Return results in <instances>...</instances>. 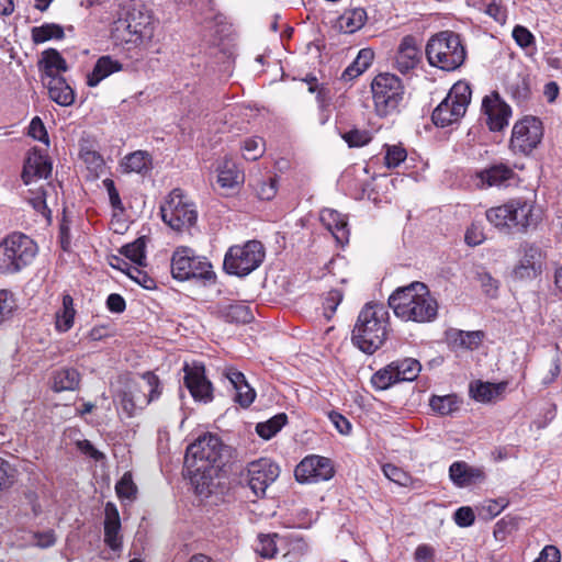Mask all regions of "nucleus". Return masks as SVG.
<instances>
[{
	"mask_svg": "<svg viewBox=\"0 0 562 562\" xmlns=\"http://www.w3.org/2000/svg\"><path fill=\"white\" fill-rule=\"evenodd\" d=\"M389 305L396 317L404 322L429 323L438 314V303L426 284L412 282L398 288L389 297Z\"/></svg>",
	"mask_w": 562,
	"mask_h": 562,
	"instance_id": "nucleus-1",
	"label": "nucleus"
},
{
	"mask_svg": "<svg viewBox=\"0 0 562 562\" xmlns=\"http://www.w3.org/2000/svg\"><path fill=\"white\" fill-rule=\"evenodd\" d=\"M50 173L52 162L48 156L37 148L29 150L23 165L22 181L30 187V204L47 220H50L52 214L48 200L55 191L54 187L46 181Z\"/></svg>",
	"mask_w": 562,
	"mask_h": 562,
	"instance_id": "nucleus-2",
	"label": "nucleus"
},
{
	"mask_svg": "<svg viewBox=\"0 0 562 562\" xmlns=\"http://www.w3.org/2000/svg\"><path fill=\"white\" fill-rule=\"evenodd\" d=\"M387 311L381 304H367L352 330L353 342L366 353H373L386 338Z\"/></svg>",
	"mask_w": 562,
	"mask_h": 562,
	"instance_id": "nucleus-3",
	"label": "nucleus"
},
{
	"mask_svg": "<svg viewBox=\"0 0 562 562\" xmlns=\"http://www.w3.org/2000/svg\"><path fill=\"white\" fill-rule=\"evenodd\" d=\"M222 450L221 439L211 434L199 437L187 448L184 462L194 483L199 485V475L202 479L212 477V474L220 468Z\"/></svg>",
	"mask_w": 562,
	"mask_h": 562,
	"instance_id": "nucleus-4",
	"label": "nucleus"
},
{
	"mask_svg": "<svg viewBox=\"0 0 562 562\" xmlns=\"http://www.w3.org/2000/svg\"><path fill=\"white\" fill-rule=\"evenodd\" d=\"M428 63L445 71L458 69L465 60L467 52L460 36L442 31L431 36L426 45Z\"/></svg>",
	"mask_w": 562,
	"mask_h": 562,
	"instance_id": "nucleus-5",
	"label": "nucleus"
},
{
	"mask_svg": "<svg viewBox=\"0 0 562 562\" xmlns=\"http://www.w3.org/2000/svg\"><path fill=\"white\" fill-rule=\"evenodd\" d=\"M37 246L29 236L20 233L9 235L0 243V274L21 271L35 258Z\"/></svg>",
	"mask_w": 562,
	"mask_h": 562,
	"instance_id": "nucleus-6",
	"label": "nucleus"
},
{
	"mask_svg": "<svg viewBox=\"0 0 562 562\" xmlns=\"http://www.w3.org/2000/svg\"><path fill=\"white\" fill-rule=\"evenodd\" d=\"M160 214L162 222L177 232L192 227L198 221L195 203L179 188L170 191L164 199Z\"/></svg>",
	"mask_w": 562,
	"mask_h": 562,
	"instance_id": "nucleus-7",
	"label": "nucleus"
},
{
	"mask_svg": "<svg viewBox=\"0 0 562 562\" xmlns=\"http://www.w3.org/2000/svg\"><path fill=\"white\" fill-rule=\"evenodd\" d=\"M160 395V383L157 375L146 372L132 380L119 395L120 406L127 417L144 409Z\"/></svg>",
	"mask_w": 562,
	"mask_h": 562,
	"instance_id": "nucleus-8",
	"label": "nucleus"
},
{
	"mask_svg": "<svg viewBox=\"0 0 562 562\" xmlns=\"http://www.w3.org/2000/svg\"><path fill=\"white\" fill-rule=\"evenodd\" d=\"M471 87L465 81L456 82L447 97L432 111L431 120L436 126L446 127L458 123L465 114L471 102Z\"/></svg>",
	"mask_w": 562,
	"mask_h": 562,
	"instance_id": "nucleus-9",
	"label": "nucleus"
},
{
	"mask_svg": "<svg viewBox=\"0 0 562 562\" xmlns=\"http://www.w3.org/2000/svg\"><path fill=\"white\" fill-rule=\"evenodd\" d=\"M374 108L380 116L395 112L403 100L404 87L401 79L390 72H381L371 83Z\"/></svg>",
	"mask_w": 562,
	"mask_h": 562,
	"instance_id": "nucleus-10",
	"label": "nucleus"
},
{
	"mask_svg": "<svg viewBox=\"0 0 562 562\" xmlns=\"http://www.w3.org/2000/svg\"><path fill=\"white\" fill-rule=\"evenodd\" d=\"M265 258V248L258 240L229 247L224 258V269L229 274L244 277L256 270Z\"/></svg>",
	"mask_w": 562,
	"mask_h": 562,
	"instance_id": "nucleus-11",
	"label": "nucleus"
},
{
	"mask_svg": "<svg viewBox=\"0 0 562 562\" xmlns=\"http://www.w3.org/2000/svg\"><path fill=\"white\" fill-rule=\"evenodd\" d=\"M171 274L175 279L186 281L190 279L210 280L214 277L211 262L196 256L189 247H178L171 258Z\"/></svg>",
	"mask_w": 562,
	"mask_h": 562,
	"instance_id": "nucleus-12",
	"label": "nucleus"
},
{
	"mask_svg": "<svg viewBox=\"0 0 562 562\" xmlns=\"http://www.w3.org/2000/svg\"><path fill=\"white\" fill-rule=\"evenodd\" d=\"M542 137V122L535 116H525L514 124L509 146L514 153L528 155L537 148Z\"/></svg>",
	"mask_w": 562,
	"mask_h": 562,
	"instance_id": "nucleus-13",
	"label": "nucleus"
},
{
	"mask_svg": "<svg viewBox=\"0 0 562 562\" xmlns=\"http://www.w3.org/2000/svg\"><path fill=\"white\" fill-rule=\"evenodd\" d=\"M280 468L269 458H260L247 465L246 481L252 493L261 497L267 488L278 479Z\"/></svg>",
	"mask_w": 562,
	"mask_h": 562,
	"instance_id": "nucleus-14",
	"label": "nucleus"
},
{
	"mask_svg": "<svg viewBox=\"0 0 562 562\" xmlns=\"http://www.w3.org/2000/svg\"><path fill=\"white\" fill-rule=\"evenodd\" d=\"M157 21L149 11L133 10L127 18L126 30L130 34L127 42L144 48L154 44Z\"/></svg>",
	"mask_w": 562,
	"mask_h": 562,
	"instance_id": "nucleus-15",
	"label": "nucleus"
},
{
	"mask_svg": "<svg viewBox=\"0 0 562 562\" xmlns=\"http://www.w3.org/2000/svg\"><path fill=\"white\" fill-rule=\"evenodd\" d=\"M546 266V254L533 244L521 247V257L512 271V276L518 281H530L538 278Z\"/></svg>",
	"mask_w": 562,
	"mask_h": 562,
	"instance_id": "nucleus-16",
	"label": "nucleus"
},
{
	"mask_svg": "<svg viewBox=\"0 0 562 562\" xmlns=\"http://www.w3.org/2000/svg\"><path fill=\"white\" fill-rule=\"evenodd\" d=\"M472 181L477 189L506 188L519 181L517 173L508 165L498 162L475 171Z\"/></svg>",
	"mask_w": 562,
	"mask_h": 562,
	"instance_id": "nucleus-17",
	"label": "nucleus"
},
{
	"mask_svg": "<svg viewBox=\"0 0 562 562\" xmlns=\"http://www.w3.org/2000/svg\"><path fill=\"white\" fill-rule=\"evenodd\" d=\"M295 477L301 483L327 481L334 475V468L328 458L308 456L295 468Z\"/></svg>",
	"mask_w": 562,
	"mask_h": 562,
	"instance_id": "nucleus-18",
	"label": "nucleus"
},
{
	"mask_svg": "<svg viewBox=\"0 0 562 562\" xmlns=\"http://www.w3.org/2000/svg\"><path fill=\"white\" fill-rule=\"evenodd\" d=\"M482 113L488 128L492 132H499L508 125L512 109L498 93L493 92L483 98Z\"/></svg>",
	"mask_w": 562,
	"mask_h": 562,
	"instance_id": "nucleus-19",
	"label": "nucleus"
},
{
	"mask_svg": "<svg viewBox=\"0 0 562 562\" xmlns=\"http://www.w3.org/2000/svg\"><path fill=\"white\" fill-rule=\"evenodd\" d=\"M184 384L190 391L195 401L207 403L213 398L212 385L205 378L204 367L202 364L193 363L192 366L186 364L184 368Z\"/></svg>",
	"mask_w": 562,
	"mask_h": 562,
	"instance_id": "nucleus-20",
	"label": "nucleus"
},
{
	"mask_svg": "<svg viewBox=\"0 0 562 562\" xmlns=\"http://www.w3.org/2000/svg\"><path fill=\"white\" fill-rule=\"evenodd\" d=\"M420 59L422 53L416 38L412 35L404 36L394 56V68L405 75L416 68Z\"/></svg>",
	"mask_w": 562,
	"mask_h": 562,
	"instance_id": "nucleus-21",
	"label": "nucleus"
},
{
	"mask_svg": "<svg viewBox=\"0 0 562 562\" xmlns=\"http://www.w3.org/2000/svg\"><path fill=\"white\" fill-rule=\"evenodd\" d=\"M449 477L457 487L462 488L482 483L486 474L482 467H473L464 461H456L449 467Z\"/></svg>",
	"mask_w": 562,
	"mask_h": 562,
	"instance_id": "nucleus-22",
	"label": "nucleus"
},
{
	"mask_svg": "<svg viewBox=\"0 0 562 562\" xmlns=\"http://www.w3.org/2000/svg\"><path fill=\"white\" fill-rule=\"evenodd\" d=\"M509 207L513 229H527L539 222L540 217L533 204L524 199L509 200Z\"/></svg>",
	"mask_w": 562,
	"mask_h": 562,
	"instance_id": "nucleus-23",
	"label": "nucleus"
},
{
	"mask_svg": "<svg viewBox=\"0 0 562 562\" xmlns=\"http://www.w3.org/2000/svg\"><path fill=\"white\" fill-rule=\"evenodd\" d=\"M121 519L117 507L106 503L104 507V542L114 551L122 547Z\"/></svg>",
	"mask_w": 562,
	"mask_h": 562,
	"instance_id": "nucleus-24",
	"label": "nucleus"
},
{
	"mask_svg": "<svg viewBox=\"0 0 562 562\" xmlns=\"http://www.w3.org/2000/svg\"><path fill=\"white\" fill-rule=\"evenodd\" d=\"M319 218L339 245L348 243L349 229L347 220L342 214L333 209H324L321 211Z\"/></svg>",
	"mask_w": 562,
	"mask_h": 562,
	"instance_id": "nucleus-25",
	"label": "nucleus"
},
{
	"mask_svg": "<svg viewBox=\"0 0 562 562\" xmlns=\"http://www.w3.org/2000/svg\"><path fill=\"white\" fill-rule=\"evenodd\" d=\"M225 376L235 390V401L240 406L248 407L254 402L256 393L247 383L245 375L241 372L229 368L226 370Z\"/></svg>",
	"mask_w": 562,
	"mask_h": 562,
	"instance_id": "nucleus-26",
	"label": "nucleus"
},
{
	"mask_svg": "<svg viewBox=\"0 0 562 562\" xmlns=\"http://www.w3.org/2000/svg\"><path fill=\"white\" fill-rule=\"evenodd\" d=\"M447 341L453 350L477 349L483 340V333L480 330L464 331L450 329L447 331Z\"/></svg>",
	"mask_w": 562,
	"mask_h": 562,
	"instance_id": "nucleus-27",
	"label": "nucleus"
},
{
	"mask_svg": "<svg viewBox=\"0 0 562 562\" xmlns=\"http://www.w3.org/2000/svg\"><path fill=\"white\" fill-rule=\"evenodd\" d=\"M49 98L61 106H69L75 102V92L64 77H52L45 82Z\"/></svg>",
	"mask_w": 562,
	"mask_h": 562,
	"instance_id": "nucleus-28",
	"label": "nucleus"
},
{
	"mask_svg": "<svg viewBox=\"0 0 562 562\" xmlns=\"http://www.w3.org/2000/svg\"><path fill=\"white\" fill-rule=\"evenodd\" d=\"M123 68L122 64L113 59L111 56H101L92 71L87 77V85L89 87H97L103 79L108 78L114 72L121 71Z\"/></svg>",
	"mask_w": 562,
	"mask_h": 562,
	"instance_id": "nucleus-29",
	"label": "nucleus"
},
{
	"mask_svg": "<svg viewBox=\"0 0 562 562\" xmlns=\"http://www.w3.org/2000/svg\"><path fill=\"white\" fill-rule=\"evenodd\" d=\"M507 387V382L491 383L476 381L470 384L471 396L481 403H490L499 398Z\"/></svg>",
	"mask_w": 562,
	"mask_h": 562,
	"instance_id": "nucleus-30",
	"label": "nucleus"
},
{
	"mask_svg": "<svg viewBox=\"0 0 562 562\" xmlns=\"http://www.w3.org/2000/svg\"><path fill=\"white\" fill-rule=\"evenodd\" d=\"M244 175L235 161L225 157L217 166V182L222 188L233 189L243 183Z\"/></svg>",
	"mask_w": 562,
	"mask_h": 562,
	"instance_id": "nucleus-31",
	"label": "nucleus"
},
{
	"mask_svg": "<svg viewBox=\"0 0 562 562\" xmlns=\"http://www.w3.org/2000/svg\"><path fill=\"white\" fill-rule=\"evenodd\" d=\"M151 156L145 150H136L126 155L120 167L125 173L136 172L146 173L151 169Z\"/></svg>",
	"mask_w": 562,
	"mask_h": 562,
	"instance_id": "nucleus-32",
	"label": "nucleus"
},
{
	"mask_svg": "<svg viewBox=\"0 0 562 562\" xmlns=\"http://www.w3.org/2000/svg\"><path fill=\"white\" fill-rule=\"evenodd\" d=\"M40 65L43 66L46 79L60 77V72L67 70V63L63 56L54 48L46 49L42 54Z\"/></svg>",
	"mask_w": 562,
	"mask_h": 562,
	"instance_id": "nucleus-33",
	"label": "nucleus"
},
{
	"mask_svg": "<svg viewBox=\"0 0 562 562\" xmlns=\"http://www.w3.org/2000/svg\"><path fill=\"white\" fill-rule=\"evenodd\" d=\"M367 21V12L362 8L346 10L338 19V27L345 33H355L360 30Z\"/></svg>",
	"mask_w": 562,
	"mask_h": 562,
	"instance_id": "nucleus-34",
	"label": "nucleus"
},
{
	"mask_svg": "<svg viewBox=\"0 0 562 562\" xmlns=\"http://www.w3.org/2000/svg\"><path fill=\"white\" fill-rule=\"evenodd\" d=\"M76 311L74 308V300L70 295L63 296V306L55 315V328L59 333L68 331L75 321Z\"/></svg>",
	"mask_w": 562,
	"mask_h": 562,
	"instance_id": "nucleus-35",
	"label": "nucleus"
},
{
	"mask_svg": "<svg viewBox=\"0 0 562 562\" xmlns=\"http://www.w3.org/2000/svg\"><path fill=\"white\" fill-rule=\"evenodd\" d=\"M220 313L229 323L246 324L254 318L250 308L244 303L223 304L220 306Z\"/></svg>",
	"mask_w": 562,
	"mask_h": 562,
	"instance_id": "nucleus-36",
	"label": "nucleus"
},
{
	"mask_svg": "<svg viewBox=\"0 0 562 562\" xmlns=\"http://www.w3.org/2000/svg\"><path fill=\"white\" fill-rule=\"evenodd\" d=\"M391 366L393 367L397 382L413 381L418 376L422 370L419 361L413 358L393 361Z\"/></svg>",
	"mask_w": 562,
	"mask_h": 562,
	"instance_id": "nucleus-37",
	"label": "nucleus"
},
{
	"mask_svg": "<svg viewBox=\"0 0 562 562\" xmlns=\"http://www.w3.org/2000/svg\"><path fill=\"white\" fill-rule=\"evenodd\" d=\"M485 215L486 220L496 228L502 231L513 229L509 201L502 205L488 209Z\"/></svg>",
	"mask_w": 562,
	"mask_h": 562,
	"instance_id": "nucleus-38",
	"label": "nucleus"
},
{
	"mask_svg": "<svg viewBox=\"0 0 562 562\" xmlns=\"http://www.w3.org/2000/svg\"><path fill=\"white\" fill-rule=\"evenodd\" d=\"M373 57L374 53L370 48L361 49L353 63L345 69L342 77L349 79L358 77L370 67Z\"/></svg>",
	"mask_w": 562,
	"mask_h": 562,
	"instance_id": "nucleus-39",
	"label": "nucleus"
},
{
	"mask_svg": "<svg viewBox=\"0 0 562 562\" xmlns=\"http://www.w3.org/2000/svg\"><path fill=\"white\" fill-rule=\"evenodd\" d=\"M32 41L41 44L49 40H61L65 36L64 29L56 23H45L32 29Z\"/></svg>",
	"mask_w": 562,
	"mask_h": 562,
	"instance_id": "nucleus-40",
	"label": "nucleus"
},
{
	"mask_svg": "<svg viewBox=\"0 0 562 562\" xmlns=\"http://www.w3.org/2000/svg\"><path fill=\"white\" fill-rule=\"evenodd\" d=\"M80 381L79 372L72 368L58 370L54 375V389L58 392L75 390Z\"/></svg>",
	"mask_w": 562,
	"mask_h": 562,
	"instance_id": "nucleus-41",
	"label": "nucleus"
},
{
	"mask_svg": "<svg viewBox=\"0 0 562 562\" xmlns=\"http://www.w3.org/2000/svg\"><path fill=\"white\" fill-rule=\"evenodd\" d=\"M459 403L458 396L454 394L445 396L434 395L429 401V405L432 411L440 415L452 414L459 408Z\"/></svg>",
	"mask_w": 562,
	"mask_h": 562,
	"instance_id": "nucleus-42",
	"label": "nucleus"
},
{
	"mask_svg": "<svg viewBox=\"0 0 562 562\" xmlns=\"http://www.w3.org/2000/svg\"><path fill=\"white\" fill-rule=\"evenodd\" d=\"M285 424L286 415L278 414L265 423L257 424L256 431L261 438L268 440L280 431Z\"/></svg>",
	"mask_w": 562,
	"mask_h": 562,
	"instance_id": "nucleus-43",
	"label": "nucleus"
},
{
	"mask_svg": "<svg viewBox=\"0 0 562 562\" xmlns=\"http://www.w3.org/2000/svg\"><path fill=\"white\" fill-rule=\"evenodd\" d=\"M281 539L276 533L259 535L255 550L260 557L265 559H272L278 552V542Z\"/></svg>",
	"mask_w": 562,
	"mask_h": 562,
	"instance_id": "nucleus-44",
	"label": "nucleus"
},
{
	"mask_svg": "<svg viewBox=\"0 0 562 562\" xmlns=\"http://www.w3.org/2000/svg\"><path fill=\"white\" fill-rule=\"evenodd\" d=\"M241 154L246 160L255 161L266 151L265 140L260 137H249L241 143Z\"/></svg>",
	"mask_w": 562,
	"mask_h": 562,
	"instance_id": "nucleus-45",
	"label": "nucleus"
},
{
	"mask_svg": "<svg viewBox=\"0 0 562 562\" xmlns=\"http://www.w3.org/2000/svg\"><path fill=\"white\" fill-rule=\"evenodd\" d=\"M146 241L144 237L137 238L135 241L125 245L122 248V254L128 258L132 262L137 266H145L146 255H145Z\"/></svg>",
	"mask_w": 562,
	"mask_h": 562,
	"instance_id": "nucleus-46",
	"label": "nucleus"
},
{
	"mask_svg": "<svg viewBox=\"0 0 562 562\" xmlns=\"http://www.w3.org/2000/svg\"><path fill=\"white\" fill-rule=\"evenodd\" d=\"M254 191L258 199L262 201L272 200L278 192V178L270 176L267 179H260L254 184Z\"/></svg>",
	"mask_w": 562,
	"mask_h": 562,
	"instance_id": "nucleus-47",
	"label": "nucleus"
},
{
	"mask_svg": "<svg viewBox=\"0 0 562 562\" xmlns=\"http://www.w3.org/2000/svg\"><path fill=\"white\" fill-rule=\"evenodd\" d=\"M371 383L375 390H386L392 386L394 383H397L396 376L394 374L393 367L391 363L383 369L376 371L372 378Z\"/></svg>",
	"mask_w": 562,
	"mask_h": 562,
	"instance_id": "nucleus-48",
	"label": "nucleus"
},
{
	"mask_svg": "<svg viewBox=\"0 0 562 562\" xmlns=\"http://www.w3.org/2000/svg\"><path fill=\"white\" fill-rule=\"evenodd\" d=\"M115 492L119 498L133 501L137 493V487L133 482L132 474L126 472L115 485Z\"/></svg>",
	"mask_w": 562,
	"mask_h": 562,
	"instance_id": "nucleus-49",
	"label": "nucleus"
},
{
	"mask_svg": "<svg viewBox=\"0 0 562 562\" xmlns=\"http://www.w3.org/2000/svg\"><path fill=\"white\" fill-rule=\"evenodd\" d=\"M407 157L406 149L401 145H385L384 164L389 169L398 167Z\"/></svg>",
	"mask_w": 562,
	"mask_h": 562,
	"instance_id": "nucleus-50",
	"label": "nucleus"
},
{
	"mask_svg": "<svg viewBox=\"0 0 562 562\" xmlns=\"http://www.w3.org/2000/svg\"><path fill=\"white\" fill-rule=\"evenodd\" d=\"M382 471L385 477L401 486H407L412 481V477L407 472L394 464H384L382 467Z\"/></svg>",
	"mask_w": 562,
	"mask_h": 562,
	"instance_id": "nucleus-51",
	"label": "nucleus"
},
{
	"mask_svg": "<svg viewBox=\"0 0 562 562\" xmlns=\"http://www.w3.org/2000/svg\"><path fill=\"white\" fill-rule=\"evenodd\" d=\"M342 138L349 147H361L367 145L372 139V136L370 132L366 130L355 128L342 134Z\"/></svg>",
	"mask_w": 562,
	"mask_h": 562,
	"instance_id": "nucleus-52",
	"label": "nucleus"
},
{
	"mask_svg": "<svg viewBox=\"0 0 562 562\" xmlns=\"http://www.w3.org/2000/svg\"><path fill=\"white\" fill-rule=\"evenodd\" d=\"M140 266H133L127 268V276L142 285L144 289L150 290L155 288V281L146 272L139 269Z\"/></svg>",
	"mask_w": 562,
	"mask_h": 562,
	"instance_id": "nucleus-53",
	"label": "nucleus"
},
{
	"mask_svg": "<svg viewBox=\"0 0 562 562\" xmlns=\"http://www.w3.org/2000/svg\"><path fill=\"white\" fill-rule=\"evenodd\" d=\"M14 307L13 294L8 290L0 289V323L12 314Z\"/></svg>",
	"mask_w": 562,
	"mask_h": 562,
	"instance_id": "nucleus-54",
	"label": "nucleus"
},
{
	"mask_svg": "<svg viewBox=\"0 0 562 562\" xmlns=\"http://www.w3.org/2000/svg\"><path fill=\"white\" fill-rule=\"evenodd\" d=\"M513 38L521 48H528L535 44L533 34L522 25H516L513 30Z\"/></svg>",
	"mask_w": 562,
	"mask_h": 562,
	"instance_id": "nucleus-55",
	"label": "nucleus"
},
{
	"mask_svg": "<svg viewBox=\"0 0 562 562\" xmlns=\"http://www.w3.org/2000/svg\"><path fill=\"white\" fill-rule=\"evenodd\" d=\"M15 476V470L13 467L4 459L0 458V491L9 488L13 482Z\"/></svg>",
	"mask_w": 562,
	"mask_h": 562,
	"instance_id": "nucleus-56",
	"label": "nucleus"
},
{
	"mask_svg": "<svg viewBox=\"0 0 562 562\" xmlns=\"http://www.w3.org/2000/svg\"><path fill=\"white\" fill-rule=\"evenodd\" d=\"M29 135L32 138L40 140L46 145L49 144V138L45 125L43 124L42 120L37 116L34 117L30 123Z\"/></svg>",
	"mask_w": 562,
	"mask_h": 562,
	"instance_id": "nucleus-57",
	"label": "nucleus"
},
{
	"mask_svg": "<svg viewBox=\"0 0 562 562\" xmlns=\"http://www.w3.org/2000/svg\"><path fill=\"white\" fill-rule=\"evenodd\" d=\"M485 239L483 227L479 224H471L468 227L464 240L469 246H477Z\"/></svg>",
	"mask_w": 562,
	"mask_h": 562,
	"instance_id": "nucleus-58",
	"label": "nucleus"
},
{
	"mask_svg": "<svg viewBox=\"0 0 562 562\" xmlns=\"http://www.w3.org/2000/svg\"><path fill=\"white\" fill-rule=\"evenodd\" d=\"M475 520L474 512L471 507H460L454 513V521L460 527H469L473 525Z\"/></svg>",
	"mask_w": 562,
	"mask_h": 562,
	"instance_id": "nucleus-59",
	"label": "nucleus"
},
{
	"mask_svg": "<svg viewBox=\"0 0 562 562\" xmlns=\"http://www.w3.org/2000/svg\"><path fill=\"white\" fill-rule=\"evenodd\" d=\"M342 300V294L338 290H333L328 293L327 297L324 302V311L325 316L330 318L331 315L336 312L337 306L340 304Z\"/></svg>",
	"mask_w": 562,
	"mask_h": 562,
	"instance_id": "nucleus-60",
	"label": "nucleus"
},
{
	"mask_svg": "<svg viewBox=\"0 0 562 562\" xmlns=\"http://www.w3.org/2000/svg\"><path fill=\"white\" fill-rule=\"evenodd\" d=\"M507 505L508 503L505 498L490 499L485 502L482 509L486 513L488 518H494L499 515L507 507Z\"/></svg>",
	"mask_w": 562,
	"mask_h": 562,
	"instance_id": "nucleus-61",
	"label": "nucleus"
},
{
	"mask_svg": "<svg viewBox=\"0 0 562 562\" xmlns=\"http://www.w3.org/2000/svg\"><path fill=\"white\" fill-rule=\"evenodd\" d=\"M83 161L89 166L90 169L98 172L103 168V158L93 150H86L81 153Z\"/></svg>",
	"mask_w": 562,
	"mask_h": 562,
	"instance_id": "nucleus-62",
	"label": "nucleus"
},
{
	"mask_svg": "<svg viewBox=\"0 0 562 562\" xmlns=\"http://www.w3.org/2000/svg\"><path fill=\"white\" fill-rule=\"evenodd\" d=\"M533 562H561V554L555 546H546Z\"/></svg>",
	"mask_w": 562,
	"mask_h": 562,
	"instance_id": "nucleus-63",
	"label": "nucleus"
},
{
	"mask_svg": "<svg viewBox=\"0 0 562 562\" xmlns=\"http://www.w3.org/2000/svg\"><path fill=\"white\" fill-rule=\"evenodd\" d=\"M416 562H435V549L429 544H419L415 552Z\"/></svg>",
	"mask_w": 562,
	"mask_h": 562,
	"instance_id": "nucleus-64",
	"label": "nucleus"
}]
</instances>
